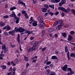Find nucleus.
Here are the masks:
<instances>
[{"label":"nucleus","mask_w":75,"mask_h":75,"mask_svg":"<svg viewBox=\"0 0 75 75\" xmlns=\"http://www.w3.org/2000/svg\"><path fill=\"white\" fill-rule=\"evenodd\" d=\"M58 9L61 11H62L63 12H65L66 13H68V11H70V8H67V10L64 8L62 7H60L58 8Z\"/></svg>","instance_id":"obj_1"},{"label":"nucleus","mask_w":75,"mask_h":75,"mask_svg":"<svg viewBox=\"0 0 75 75\" xmlns=\"http://www.w3.org/2000/svg\"><path fill=\"white\" fill-rule=\"evenodd\" d=\"M14 12H13L11 14L9 15V16L11 17H14L15 19H19V18L18 17L16 16V14L13 13Z\"/></svg>","instance_id":"obj_2"},{"label":"nucleus","mask_w":75,"mask_h":75,"mask_svg":"<svg viewBox=\"0 0 75 75\" xmlns=\"http://www.w3.org/2000/svg\"><path fill=\"white\" fill-rule=\"evenodd\" d=\"M18 4H22L25 7L26 6L25 5V3H24L23 1H21V0H18Z\"/></svg>","instance_id":"obj_3"},{"label":"nucleus","mask_w":75,"mask_h":75,"mask_svg":"<svg viewBox=\"0 0 75 75\" xmlns=\"http://www.w3.org/2000/svg\"><path fill=\"white\" fill-rule=\"evenodd\" d=\"M2 49H3L4 50V53H6L7 52V51L8 50V49L6 48V46L5 45H3L1 47Z\"/></svg>","instance_id":"obj_4"},{"label":"nucleus","mask_w":75,"mask_h":75,"mask_svg":"<svg viewBox=\"0 0 75 75\" xmlns=\"http://www.w3.org/2000/svg\"><path fill=\"white\" fill-rule=\"evenodd\" d=\"M25 31V29L23 28L20 27L18 28V32L22 33H23Z\"/></svg>","instance_id":"obj_5"},{"label":"nucleus","mask_w":75,"mask_h":75,"mask_svg":"<svg viewBox=\"0 0 75 75\" xmlns=\"http://www.w3.org/2000/svg\"><path fill=\"white\" fill-rule=\"evenodd\" d=\"M67 68H68V65L67 64L64 65L63 67H62V70L64 71H67Z\"/></svg>","instance_id":"obj_6"},{"label":"nucleus","mask_w":75,"mask_h":75,"mask_svg":"<svg viewBox=\"0 0 75 75\" xmlns=\"http://www.w3.org/2000/svg\"><path fill=\"white\" fill-rule=\"evenodd\" d=\"M64 25L63 24H60L58 25V26L56 27V29L57 30H59L62 28V26Z\"/></svg>","instance_id":"obj_7"},{"label":"nucleus","mask_w":75,"mask_h":75,"mask_svg":"<svg viewBox=\"0 0 75 75\" xmlns=\"http://www.w3.org/2000/svg\"><path fill=\"white\" fill-rule=\"evenodd\" d=\"M41 10H42V11L43 13H45V12L47 11V8L45 7L42 8Z\"/></svg>","instance_id":"obj_8"},{"label":"nucleus","mask_w":75,"mask_h":75,"mask_svg":"<svg viewBox=\"0 0 75 75\" xmlns=\"http://www.w3.org/2000/svg\"><path fill=\"white\" fill-rule=\"evenodd\" d=\"M38 26H39L40 28L41 27H44L45 26V23H41L40 24H38Z\"/></svg>","instance_id":"obj_9"},{"label":"nucleus","mask_w":75,"mask_h":75,"mask_svg":"<svg viewBox=\"0 0 75 75\" xmlns=\"http://www.w3.org/2000/svg\"><path fill=\"white\" fill-rule=\"evenodd\" d=\"M33 27H36L38 25L37 24V21H35L33 23Z\"/></svg>","instance_id":"obj_10"},{"label":"nucleus","mask_w":75,"mask_h":75,"mask_svg":"<svg viewBox=\"0 0 75 75\" xmlns=\"http://www.w3.org/2000/svg\"><path fill=\"white\" fill-rule=\"evenodd\" d=\"M34 32V31H30L28 30H26L25 32V34H28V35L30 34H33V32Z\"/></svg>","instance_id":"obj_11"},{"label":"nucleus","mask_w":75,"mask_h":75,"mask_svg":"<svg viewBox=\"0 0 75 75\" xmlns=\"http://www.w3.org/2000/svg\"><path fill=\"white\" fill-rule=\"evenodd\" d=\"M14 33H15V31L14 30H13L12 31H9L8 33L9 34H11V35H14Z\"/></svg>","instance_id":"obj_12"},{"label":"nucleus","mask_w":75,"mask_h":75,"mask_svg":"<svg viewBox=\"0 0 75 75\" xmlns=\"http://www.w3.org/2000/svg\"><path fill=\"white\" fill-rule=\"evenodd\" d=\"M72 36L71 35H69L68 36V41H71V40H72L73 38Z\"/></svg>","instance_id":"obj_13"},{"label":"nucleus","mask_w":75,"mask_h":75,"mask_svg":"<svg viewBox=\"0 0 75 75\" xmlns=\"http://www.w3.org/2000/svg\"><path fill=\"white\" fill-rule=\"evenodd\" d=\"M67 58L68 59V61L71 59V57H69V52H68L67 54Z\"/></svg>","instance_id":"obj_14"},{"label":"nucleus","mask_w":75,"mask_h":75,"mask_svg":"<svg viewBox=\"0 0 75 75\" xmlns=\"http://www.w3.org/2000/svg\"><path fill=\"white\" fill-rule=\"evenodd\" d=\"M0 67L1 68H2L3 69H6V68H7V67L6 66L4 65H2V66H1Z\"/></svg>","instance_id":"obj_15"},{"label":"nucleus","mask_w":75,"mask_h":75,"mask_svg":"<svg viewBox=\"0 0 75 75\" xmlns=\"http://www.w3.org/2000/svg\"><path fill=\"white\" fill-rule=\"evenodd\" d=\"M38 44V43L37 42H35L33 43V45L34 47H36L37 45Z\"/></svg>","instance_id":"obj_16"},{"label":"nucleus","mask_w":75,"mask_h":75,"mask_svg":"<svg viewBox=\"0 0 75 75\" xmlns=\"http://www.w3.org/2000/svg\"><path fill=\"white\" fill-rule=\"evenodd\" d=\"M21 14H24V15H25V14H27V11H26L23 10L21 11Z\"/></svg>","instance_id":"obj_17"},{"label":"nucleus","mask_w":75,"mask_h":75,"mask_svg":"<svg viewBox=\"0 0 75 75\" xmlns=\"http://www.w3.org/2000/svg\"><path fill=\"white\" fill-rule=\"evenodd\" d=\"M35 49V47H33L31 48H30L28 49L29 51H33V50H34Z\"/></svg>","instance_id":"obj_18"},{"label":"nucleus","mask_w":75,"mask_h":75,"mask_svg":"<svg viewBox=\"0 0 75 75\" xmlns=\"http://www.w3.org/2000/svg\"><path fill=\"white\" fill-rule=\"evenodd\" d=\"M54 28L50 29L48 30V32H49V33H52V31H54Z\"/></svg>","instance_id":"obj_19"},{"label":"nucleus","mask_w":75,"mask_h":75,"mask_svg":"<svg viewBox=\"0 0 75 75\" xmlns=\"http://www.w3.org/2000/svg\"><path fill=\"white\" fill-rule=\"evenodd\" d=\"M20 34H18V36L17 38V41L18 42H20Z\"/></svg>","instance_id":"obj_20"},{"label":"nucleus","mask_w":75,"mask_h":75,"mask_svg":"<svg viewBox=\"0 0 75 75\" xmlns=\"http://www.w3.org/2000/svg\"><path fill=\"white\" fill-rule=\"evenodd\" d=\"M5 25V23H3V22H0V26H1V27H3Z\"/></svg>","instance_id":"obj_21"},{"label":"nucleus","mask_w":75,"mask_h":75,"mask_svg":"<svg viewBox=\"0 0 75 75\" xmlns=\"http://www.w3.org/2000/svg\"><path fill=\"white\" fill-rule=\"evenodd\" d=\"M16 20L15 19H14V22H16V24H18V23H19V21H20V19H16Z\"/></svg>","instance_id":"obj_22"},{"label":"nucleus","mask_w":75,"mask_h":75,"mask_svg":"<svg viewBox=\"0 0 75 75\" xmlns=\"http://www.w3.org/2000/svg\"><path fill=\"white\" fill-rule=\"evenodd\" d=\"M70 57H75V54L73 53H71L70 55Z\"/></svg>","instance_id":"obj_23"},{"label":"nucleus","mask_w":75,"mask_h":75,"mask_svg":"<svg viewBox=\"0 0 75 75\" xmlns=\"http://www.w3.org/2000/svg\"><path fill=\"white\" fill-rule=\"evenodd\" d=\"M58 24V21H56L53 24V26H55L57 25Z\"/></svg>","instance_id":"obj_24"},{"label":"nucleus","mask_w":75,"mask_h":75,"mask_svg":"<svg viewBox=\"0 0 75 75\" xmlns=\"http://www.w3.org/2000/svg\"><path fill=\"white\" fill-rule=\"evenodd\" d=\"M16 7L15 6H13V7L10 8V10H11V11H13V10H16Z\"/></svg>","instance_id":"obj_25"},{"label":"nucleus","mask_w":75,"mask_h":75,"mask_svg":"<svg viewBox=\"0 0 75 75\" xmlns=\"http://www.w3.org/2000/svg\"><path fill=\"white\" fill-rule=\"evenodd\" d=\"M51 59H58V58H57V57L55 56H52L51 57Z\"/></svg>","instance_id":"obj_26"},{"label":"nucleus","mask_w":75,"mask_h":75,"mask_svg":"<svg viewBox=\"0 0 75 75\" xmlns=\"http://www.w3.org/2000/svg\"><path fill=\"white\" fill-rule=\"evenodd\" d=\"M58 23H60V24H63V25H64V24L63 23V21H62L60 20H58Z\"/></svg>","instance_id":"obj_27"},{"label":"nucleus","mask_w":75,"mask_h":75,"mask_svg":"<svg viewBox=\"0 0 75 75\" xmlns=\"http://www.w3.org/2000/svg\"><path fill=\"white\" fill-rule=\"evenodd\" d=\"M49 6L50 8H53V9H54V5L52 4V5H49Z\"/></svg>","instance_id":"obj_28"},{"label":"nucleus","mask_w":75,"mask_h":75,"mask_svg":"<svg viewBox=\"0 0 75 75\" xmlns=\"http://www.w3.org/2000/svg\"><path fill=\"white\" fill-rule=\"evenodd\" d=\"M61 2L63 4H66V1L65 0H62L61 1Z\"/></svg>","instance_id":"obj_29"},{"label":"nucleus","mask_w":75,"mask_h":75,"mask_svg":"<svg viewBox=\"0 0 75 75\" xmlns=\"http://www.w3.org/2000/svg\"><path fill=\"white\" fill-rule=\"evenodd\" d=\"M29 21V23H30V24H31L32 22H34V20L33 19H30V20Z\"/></svg>","instance_id":"obj_30"},{"label":"nucleus","mask_w":75,"mask_h":75,"mask_svg":"<svg viewBox=\"0 0 75 75\" xmlns=\"http://www.w3.org/2000/svg\"><path fill=\"white\" fill-rule=\"evenodd\" d=\"M71 12L75 16V10L74 9H72L71 10Z\"/></svg>","instance_id":"obj_31"},{"label":"nucleus","mask_w":75,"mask_h":75,"mask_svg":"<svg viewBox=\"0 0 75 75\" xmlns=\"http://www.w3.org/2000/svg\"><path fill=\"white\" fill-rule=\"evenodd\" d=\"M6 27H7V28L8 30H9L11 29V28L10 27V26L9 25H7Z\"/></svg>","instance_id":"obj_32"},{"label":"nucleus","mask_w":75,"mask_h":75,"mask_svg":"<svg viewBox=\"0 0 75 75\" xmlns=\"http://www.w3.org/2000/svg\"><path fill=\"white\" fill-rule=\"evenodd\" d=\"M65 50L66 52H67V51H68V46H66Z\"/></svg>","instance_id":"obj_33"},{"label":"nucleus","mask_w":75,"mask_h":75,"mask_svg":"<svg viewBox=\"0 0 75 75\" xmlns=\"http://www.w3.org/2000/svg\"><path fill=\"white\" fill-rule=\"evenodd\" d=\"M66 34H67L66 33H62V35L64 38H65L66 37Z\"/></svg>","instance_id":"obj_34"},{"label":"nucleus","mask_w":75,"mask_h":75,"mask_svg":"<svg viewBox=\"0 0 75 75\" xmlns=\"http://www.w3.org/2000/svg\"><path fill=\"white\" fill-rule=\"evenodd\" d=\"M16 33H17L18 31V28L16 27L14 29Z\"/></svg>","instance_id":"obj_35"},{"label":"nucleus","mask_w":75,"mask_h":75,"mask_svg":"<svg viewBox=\"0 0 75 75\" xmlns=\"http://www.w3.org/2000/svg\"><path fill=\"white\" fill-rule=\"evenodd\" d=\"M14 62L15 64H18V62H19L18 60V59H16L15 60Z\"/></svg>","instance_id":"obj_36"},{"label":"nucleus","mask_w":75,"mask_h":75,"mask_svg":"<svg viewBox=\"0 0 75 75\" xmlns=\"http://www.w3.org/2000/svg\"><path fill=\"white\" fill-rule=\"evenodd\" d=\"M39 21L40 23H43L44 22V20L42 19H40L39 20Z\"/></svg>","instance_id":"obj_37"},{"label":"nucleus","mask_w":75,"mask_h":75,"mask_svg":"<svg viewBox=\"0 0 75 75\" xmlns=\"http://www.w3.org/2000/svg\"><path fill=\"white\" fill-rule=\"evenodd\" d=\"M24 60L25 61H28V58L27 57H24Z\"/></svg>","instance_id":"obj_38"},{"label":"nucleus","mask_w":75,"mask_h":75,"mask_svg":"<svg viewBox=\"0 0 75 75\" xmlns=\"http://www.w3.org/2000/svg\"><path fill=\"white\" fill-rule=\"evenodd\" d=\"M27 14H25V15H24V16H25L26 18L28 19V18L29 16L28 15H27Z\"/></svg>","instance_id":"obj_39"},{"label":"nucleus","mask_w":75,"mask_h":75,"mask_svg":"<svg viewBox=\"0 0 75 75\" xmlns=\"http://www.w3.org/2000/svg\"><path fill=\"white\" fill-rule=\"evenodd\" d=\"M51 62H48V61H47V63H46V65H50V64H51Z\"/></svg>","instance_id":"obj_40"},{"label":"nucleus","mask_w":75,"mask_h":75,"mask_svg":"<svg viewBox=\"0 0 75 75\" xmlns=\"http://www.w3.org/2000/svg\"><path fill=\"white\" fill-rule=\"evenodd\" d=\"M67 70L68 71H70V72H71L72 71V69L70 68H67Z\"/></svg>","instance_id":"obj_41"},{"label":"nucleus","mask_w":75,"mask_h":75,"mask_svg":"<svg viewBox=\"0 0 75 75\" xmlns=\"http://www.w3.org/2000/svg\"><path fill=\"white\" fill-rule=\"evenodd\" d=\"M49 14H50V16H53L54 14V13L52 12H50L49 13Z\"/></svg>","instance_id":"obj_42"},{"label":"nucleus","mask_w":75,"mask_h":75,"mask_svg":"<svg viewBox=\"0 0 75 75\" xmlns=\"http://www.w3.org/2000/svg\"><path fill=\"white\" fill-rule=\"evenodd\" d=\"M8 71H11V72H13V70H12V67H11L9 69Z\"/></svg>","instance_id":"obj_43"},{"label":"nucleus","mask_w":75,"mask_h":75,"mask_svg":"<svg viewBox=\"0 0 75 75\" xmlns=\"http://www.w3.org/2000/svg\"><path fill=\"white\" fill-rule=\"evenodd\" d=\"M44 7H45L46 8H48V5L47 4H45L44 5Z\"/></svg>","instance_id":"obj_44"},{"label":"nucleus","mask_w":75,"mask_h":75,"mask_svg":"<svg viewBox=\"0 0 75 75\" xmlns=\"http://www.w3.org/2000/svg\"><path fill=\"white\" fill-rule=\"evenodd\" d=\"M51 2L53 3H56L55 0H51Z\"/></svg>","instance_id":"obj_45"},{"label":"nucleus","mask_w":75,"mask_h":75,"mask_svg":"<svg viewBox=\"0 0 75 75\" xmlns=\"http://www.w3.org/2000/svg\"><path fill=\"white\" fill-rule=\"evenodd\" d=\"M4 18H8V15L4 16Z\"/></svg>","instance_id":"obj_46"},{"label":"nucleus","mask_w":75,"mask_h":75,"mask_svg":"<svg viewBox=\"0 0 75 75\" xmlns=\"http://www.w3.org/2000/svg\"><path fill=\"white\" fill-rule=\"evenodd\" d=\"M61 15L62 17H64L65 16V13L63 12L61 13Z\"/></svg>","instance_id":"obj_47"},{"label":"nucleus","mask_w":75,"mask_h":75,"mask_svg":"<svg viewBox=\"0 0 75 75\" xmlns=\"http://www.w3.org/2000/svg\"><path fill=\"white\" fill-rule=\"evenodd\" d=\"M37 3V1L36 0H33V4H36Z\"/></svg>","instance_id":"obj_48"},{"label":"nucleus","mask_w":75,"mask_h":75,"mask_svg":"<svg viewBox=\"0 0 75 75\" xmlns=\"http://www.w3.org/2000/svg\"><path fill=\"white\" fill-rule=\"evenodd\" d=\"M63 4H63L61 2H60L59 3V5L60 6H62V5H63Z\"/></svg>","instance_id":"obj_49"},{"label":"nucleus","mask_w":75,"mask_h":75,"mask_svg":"<svg viewBox=\"0 0 75 75\" xmlns=\"http://www.w3.org/2000/svg\"><path fill=\"white\" fill-rule=\"evenodd\" d=\"M74 31H72L70 32V34L71 35H73L74 34Z\"/></svg>","instance_id":"obj_50"},{"label":"nucleus","mask_w":75,"mask_h":75,"mask_svg":"<svg viewBox=\"0 0 75 75\" xmlns=\"http://www.w3.org/2000/svg\"><path fill=\"white\" fill-rule=\"evenodd\" d=\"M48 68H50V66H46L45 67V69H47Z\"/></svg>","instance_id":"obj_51"},{"label":"nucleus","mask_w":75,"mask_h":75,"mask_svg":"<svg viewBox=\"0 0 75 75\" xmlns=\"http://www.w3.org/2000/svg\"><path fill=\"white\" fill-rule=\"evenodd\" d=\"M42 16H39L38 18V19H42Z\"/></svg>","instance_id":"obj_52"},{"label":"nucleus","mask_w":75,"mask_h":75,"mask_svg":"<svg viewBox=\"0 0 75 75\" xmlns=\"http://www.w3.org/2000/svg\"><path fill=\"white\" fill-rule=\"evenodd\" d=\"M4 34L5 35H8V33H7L6 32H4Z\"/></svg>","instance_id":"obj_53"},{"label":"nucleus","mask_w":75,"mask_h":75,"mask_svg":"<svg viewBox=\"0 0 75 75\" xmlns=\"http://www.w3.org/2000/svg\"><path fill=\"white\" fill-rule=\"evenodd\" d=\"M54 14H55V15H58V14H59V12L57 11L55 13H54Z\"/></svg>","instance_id":"obj_54"},{"label":"nucleus","mask_w":75,"mask_h":75,"mask_svg":"<svg viewBox=\"0 0 75 75\" xmlns=\"http://www.w3.org/2000/svg\"><path fill=\"white\" fill-rule=\"evenodd\" d=\"M48 62V60H45L44 61V64H47V62Z\"/></svg>","instance_id":"obj_55"},{"label":"nucleus","mask_w":75,"mask_h":75,"mask_svg":"<svg viewBox=\"0 0 75 75\" xmlns=\"http://www.w3.org/2000/svg\"><path fill=\"white\" fill-rule=\"evenodd\" d=\"M46 47H44L43 48L42 50V51H45V49H46Z\"/></svg>","instance_id":"obj_56"},{"label":"nucleus","mask_w":75,"mask_h":75,"mask_svg":"<svg viewBox=\"0 0 75 75\" xmlns=\"http://www.w3.org/2000/svg\"><path fill=\"white\" fill-rule=\"evenodd\" d=\"M45 31L44 30H43L42 31V34H45Z\"/></svg>","instance_id":"obj_57"},{"label":"nucleus","mask_w":75,"mask_h":75,"mask_svg":"<svg viewBox=\"0 0 75 75\" xmlns=\"http://www.w3.org/2000/svg\"><path fill=\"white\" fill-rule=\"evenodd\" d=\"M29 64H28V63H27L26 64V68H28V66H29Z\"/></svg>","instance_id":"obj_58"},{"label":"nucleus","mask_w":75,"mask_h":75,"mask_svg":"<svg viewBox=\"0 0 75 75\" xmlns=\"http://www.w3.org/2000/svg\"><path fill=\"white\" fill-rule=\"evenodd\" d=\"M55 1L56 3H59V2H60L61 0H55Z\"/></svg>","instance_id":"obj_59"},{"label":"nucleus","mask_w":75,"mask_h":75,"mask_svg":"<svg viewBox=\"0 0 75 75\" xmlns=\"http://www.w3.org/2000/svg\"><path fill=\"white\" fill-rule=\"evenodd\" d=\"M26 75V73L25 71H23L22 73V75Z\"/></svg>","instance_id":"obj_60"},{"label":"nucleus","mask_w":75,"mask_h":75,"mask_svg":"<svg viewBox=\"0 0 75 75\" xmlns=\"http://www.w3.org/2000/svg\"><path fill=\"white\" fill-rule=\"evenodd\" d=\"M8 5L7 4H6L5 5V8H8Z\"/></svg>","instance_id":"obj_61"},{"label":"nucleus","mask_w":75,"mask_h":75,"mask_svg":"<svg viewBox=\"0 0 75 75\" xmlns=\"http://www.w3.org/2000/svg\"><path fill=\"white\" fill-rule=\"evenodd\" d=\"M16 68L13 67V71H14V72H15V71H16Z\"/></svg>","instance_id":"obj_62"},{"label":"nucleus","mask_w":75,"mask_h":75,"mask_svg":"<svg viewBox=\"0 0 75 75\" xmlns=\"http://www.w3.org/2000/svg\"><path fill=\"white\" fill-rule=\"evenodd\" d=\"M46 72H48V73H50V69H47L46 70Z\"/></svg>","instance_id":"obj_63"},{"label":"nucleus","mask_w":75,"mask_h":75,"mask_svg":"<svg viewBox=\"0 0 75 75\" xmlns=\"http://www.w3.org/2000/svg\"><path fill=\"white\" fill-rule=\"evenodd\" d=\"M33 62H35H35H37V59H35L33 60Z\"/></svg>","instance_id":"obj_64"}]
</instances>
